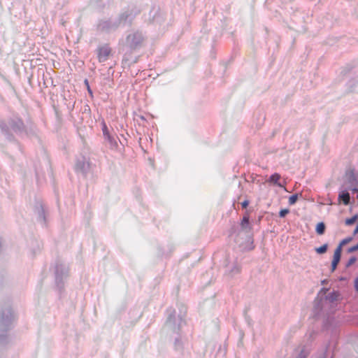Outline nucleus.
Returning a JSON list of instances; mask_svg holds the SVG:
<instances>
[{"instance_id": "f257e3e1", "label": "nucleus", "mask_w": 358, "mask_h": 358, "mask_svg": "<svg viewBox=\"0 0 358 358\" xmlns=\"http://www.w3.org/2000/svg\"><path fill=\"white\" fill-rule=\"evenodd\" d=\"M0 129L7 138L12 140L14 138L12 132L22 133L25 131L26 126L23 120L18 115H16L8 118L7 122L3 120H0Z\"/></svg>"}, {"instance_id": "f03ea898", "label": "nucleus", "mask_w": 358, "mask_h": 358, "mask_svg": "<svg viewBox=\"0 0 358 358\" xmlns=\"http://www.w3.org/2000/svg\"><path fill=\"white\" fill-rule=\"evenodd\" d=\"M145 36L140 30L134 31L126 37V44L131 51H135L143 46Z\"/></svg>"}, {"instance_id": "7ed1b4c3", "label": "nucleus", "mask_w": 358, "mask_h": 358, "mask_svg": "<svg viewBox=\"0 0 358 358\" xmlns=\"http://www.w3.org/2000/svg\"><path fill=\"white\" fill-rule=\"evenodd\" d=\"M112 49L109 44H104L96 49L97 59L100 63L105 62L111 55Z\"/></svg>"}, {"instance_id": "20e7f679", "label": "nucleus", "mask_w": 358, "mask_h": 358, "mask_svg": "<svg viewBox=\"0 0 358 358\" xmlns=\"http://www.w3.org/2000/svg\"><path fill=\"white\" fill-rule=\"evenodd\" d=\"M90 169V162L85 157L82 156L78 158L75 164L76 171L81 172L83 174L86 175Z\"/></svg>"}, {"instance_id": "39448f33", "label": "nucleus", "mask_w": 358, "mask_h": 358, "mask_svg": "<svg viewBox=\"0 0 358 358\" xmlns=\"http://www.w3.org/2000/svg\"><path fill=\"white\" fill-rule=\"evenodd\" d=\"M241 229L246 233L251 232L252 226L250 222V214L245 211L240 223Z\"/></svg>"}, {"instance_id": "423d86ee", "label": "nucleus", "mask_w": 358, "mask_h": 358, "mask_svg": "<svg viewBox=\"0 0 358 358\" xmlns=\"http://www.w3.org/2000/svg\"><path fill=\"white\" fill-rule=\"evenodd\" d=\"M113 24L110 20H101L97 24L99 31H108L111 29Z\"/></svg>"}, {"instance_id": "0eeeda50", "label": "nucleus", "mask_w": 358, "mask_h": 358, "mask_svg": "<svg viewBox=\"0 0 358 358\" xmlns=\"http://www.w3.org/2000/svg\"><path fill=\"white\" fill-rule=\"evenodd\" d=\"M64 273V266L62 264H57L55 266V277L57 282H58L59 280H62Z\"/></svg>"}, {"instance_id": "6e6552de", "label": "nucleus", "mask_w": 358, "mask_h": 358, "mask_svg": "<svg viewBox=\"0 0 358 358\" xmlns=\"http://www.w3.org/2000/svg\"><path fill=\"white\" fill-rule=\"evenodd\" d=\"M104 139L108 143L110 148L112 150L117 149L118 143L115 138L110 134L104 137Z\"/></svg>"}, {"instance_id": "1a4fd4ad", "label": "nucleus", "mask_w": 358, "mask_h": 358, "mask_svg": "<svg viewBox=\"0 0 358 358\" xmlns=\"http://www.w3.org/2000/svg\"><path fill=\"white\" fill-rule=\"evenodd\" d=\"M280 178H281V176L279 173H275L270 176V178L268 179V182L276 184L279 187H282V185L280 183L278 182V180L280 179Z\"/></svg>"}, {"instance_id": "9d476101", "label": "nucleus", "mask_w": 358, "mask_h": 358, "mask_svg": "<svg viewBox=\"0 0 358 358\" xmlns=\"http://www.w3.org/2000/svg\"><path fill=\"white\" fill-rule=\"evenodd\" d=\"M338 198L343 201L345 205H348L350 203V196L348 192H343L339 194Z\"/></svg>"}, {"instance_id": "9b49d317", "label": "nucleus", "mask_w": 358, "mask_h": 358, "mask_svg": "<svg viewBox=\"0 0 358 358\" xmlns=\"http://www.w3.org/2000/svg\"><path fill=\"white\" fill-rule=\"evenodd\" d=\"M241 232V230L238 229V226L236 224H234L231 226V227L229 230V236H239Z\"/></svg>"}, {"instance_id": "f8f14e48", "label": "nucleus", "mask_w": 358, "mask_h": 358, "mask_svg": "<svg viewBox=\"0 0 358 358\" xmlns=\"http://www.w3.org/2000/svg\"><path fill=\"white\" fill-rule=\"evenodd\" d=\"M325 229H326V226H325L324 223L321 222L317 224L315 230H316V232L317 234L322 235L324 234Z\"/></svg>"}, {"instance_id": "ddd939ff", "label": "nucleus", "mask_w": 358, "mask_h": 358, "mask_svg": "<svg viewBox=\"0 0 358 358\" xmlns=\"http://www.w3.org/2000/svg\"><path fill=\"white\" fill-rule=\"evenodd\" d=\"M338 296H339V294L338 292H332L331 293H330L328 296H327V299L331 301V302H334L335 301H336L338 298Z\"/></svg>"}, {"instance_id": "4468645a", "label": "nucleus", "mask_w": 358, "mask_h": 358, "mask_svg": "<svg viewBox=\"0 0 358 358\" xmlns=\"http://www.w3.org/2000/svg\"><path fill=\"white\" fill-rule=\"evenodd\" d=\"M101 127H102L101 129H102L103 138L106 136L110 135L108 127H107L106 123L105 122L104 120H103L101 122Z\"/></svg>"}, {"instance_id": "2eb2a0df", "label": "nucleus", "mask_w": 358, "mask_h": 358, "mask_svg": "<svg viewBox=\"0 0 358 358\" xmlns=\"http://www.w3.org/2000/svg\"><path fill=\"white\" fill-rule=\"evenodd\" d=\"M341 248H336L334 251L333 260L335 262H339L340 259H341Z\"/></svg>"}, {"instance_id": "dca6fc26", "label": "nucleus", "mask_w": 358, "mask_h": 358, "mask_svg": "<svg viewBox=\"0 0 358 358\" xmlns=\"http://www.w3.org/2000/svg\"><path fill=\"white\" fill-rule=\"evenodd\" d=\"M327 248H328V245L324 244L322 246L316 248L315 250L318 254H324L327 252Z\"/></svg>"}, {"instance_id": "f3484780", "label": "nucleus", "mask_w": 358, "mask_h": 358, "mask_svg": "<svg viewBox=\"0 0 358 358\" xmlns=\"http://www.w3.org/2000/svg\"><path fill=\"white\" fill-rule=\"evenodd\" d=\"M357 218V215H355L350 218L346 219L345 224L348 225V226L353 224L355 222Z\"/></svg>"}, {"instance_id": "a211bd4d", "label": "nucleus", "mask_w": 358, "mask_h": 358, "mask_svg": "<svg viewBox=\"0 0 358 358\" xmlns=\"http://www.w3.org/2000/svg\"><path fill=\"white\" fill-rule=\"evenodd\" d=\"M352 239V237H348V238H346L345 239H343L341 243L340 244L338 245V246L337 247V248H341V251H342V247L343 245L348 243L350 241H351Z\"/></svg>"}, {"instance_id": "6ab92c4d", "label": "nucleus", "mask_w": 358, "mask_h": 358, "mask_svg": "<svg viewBox=\"0 0 358 358\" xmlns=\"http://www.w3.org/2000/svg\"><path fill=\"white\" fill-rule=\"evenodd\" d=\"M297 199H298V194H292L289 198V203L290 205H293L296 202Z\"/></svg>"}, {"instance_id": "aec40b11", "label": "nucleus", "mask_w": 358, "mask_h": 358, "mask_svg": "<svg viewBox=\"0 0 358 358\" xmlns=\"http://www.w3.org/2000/svg\"><path fill=\"white\" fill-rule=\"evenodd\" d=\"M357 261V258L355 256H352L351 257L348 261L347 262L346 264H345V266L347 268L350 267V266H352L353 264H355Z\"/></svg>"}, {"instance_id": "412c9836", "label": "nucleus", "mask_w": 358, "mask_h": 358, "mask_svg": "<svg viewBox=\"0 0 358 358\" xmlns=\"http://www.w3.org/2000/svg\"><path fill=\"white\" fill-rule=\"evenodd\" d=\"M8 313H9V315H7L6 316V318H5V316L3 314L2 315V317H1V320L2 322H7V321H10L11 319L13 318V313L11 312V310H9L8 311Z\"/></svg>"}, {"instance_id": "4be33fe9", "label": "nucleus", "mask_w": 358, "mask_h": 358, "mask_svg": "<svg viewBox=\"0 0 358 358\" xmlns=\"http://www.w3.org/2000/svg\"><path fill=\"white\" fill-rule=\"evenodd\" d=\"M176 317V310H173L172 313L169 315L167 318V322H173Z\"/></svg>"}, {"instance_id": "5701e85b", "label": "nucleus", "mask_w": 358, "mask_h": 358, "mask_svg": "<svg viewBox=\"0 0 358 358\" xmlns=\"http://www.w3.org/2000/svg\"><path fill=\"white\" fill-rule=\"evenodd\" d=\"M289 213V210L288 209H282L280 212H279V216L280 217H285L288 213Z\"/></svg>"}, {"instance_id": "b1692460", "label": "nucleus", "mask_w": 358, "mask_h": 358, "mask_svg": "<svg viewBox=\"0 0 358 358\" xmlns=\"http://www.w3.org/2000/svg\"><path fill=\"white\" fill-rule=\"evenodd\" d=\"M308 352L305 350H301L300 353L299 354L297 358H306L308 356Z\"/></svg>"}, {"instance_id": "393cba45", "label": "nucleus", "mask_w": 358, "mask_h": 358, "mask_svg": "<svg viewBox=\"0 0 358 358\" xmlns=\"http://www.w3.org/2000/svg\"><path fill=\"white\" fill-rule=\"evenodd\" d=\"M357 250H358V243L356 244L355 245L348 248V252H349V253L354 252H355Z\"/></svg>"}, {"instance_id": "a878e982", "label": "nucleus", "mask_w": 358, "mask_h": 358, "mask_svg": "<svg viewBox=\"0 0 358 358\" xmlns=\"http://www.w3.org/2000/svg\"><path fill=\"white\" fill-rule=\"evenodd\" d=\"M338 263L339 262H335V261L332 260V262H331V272H334L336 270Z\"/></svg>"}, {"instance_id": "bb28decb", "label": "nucleus", "mask_w": 358, "mask_h": 358, "mask_svg": "<svg viewBox=\"0 0 358 358\" xmlns=\"http://www.w3.org/2000/svg\"><path fill=\"white\" fill-rule=\"evenodd\" d=\"M338 263L339 262H335V261L332 260V262H331V272H334L336 270Z\"/></svg>"}, {"instance_id": "cd10ccee", "label": "nucleus", "mask_w": 358, "mask_h": 358, "mask_svg": "<svg viewBox=\"0 0 358 358\" xmlns=\"http://www.w3.org/2000/svg\"><path fill=\"white\" fill-rule=\"evenodd\" d=\"M338 263L339 262H335V261L332 260V262H331V272H334L336 270Z\"/></svg>"}, {"instance_id": "c85d7f7f", "label": "nucleus", "mask_w": 358, "mask_h": 358, "mask_svg": "<svg viewBox=\"0 0 358 358\" xmlns=\"http://www.w3.org/2000/svg\"><path fill=\"white\" fill-rule=\"evenodd\" d=\"M129 17V14H128L127 13H124L120 15V19L126 21Z\"/></svg>"}, {"instance_id": "c756f323", "label": "nucleus", "mask_w": 358, "mask_h": 358, "mask_svg": "<svg viewBox=\"0 0 358 358\" xmlns=\"http://www.w3.org/2000/svg\"><path fill=\"white\" fill-rule=\"evenodd\" d=\"M354 287L355 289V291L358 293V277L355 278L354 280Z\"/></svg>"}, {"instance_id": "7c9ffc66", "label": "nucleus", "mask_w": 358, "mask_h": 358, "mask_svg": "<svg viewBox=\"0 0 358 358\" xmlns=\"http://www.w3.org/2000/svg\"><path fill=\"white\" fill-rule=\"evenodd\" d=\"M248 205H249V201L248 200H245L244 201H243L241 203V206H242L243 208H246Z\"/></svg>"}, {"instance_id": "2f4dec72", "label": "nucleus", "mask_w": 358, "mask_h": 358, "mask_svg": "<svg viewBox=\"0 0 358 358\" xmlns=\"http://www.w3.org/2000/svg\"><path fill=\"white\" fill-rule=\"evenodd\" d=\"M255 248L254 242L252 238H251L250 247L248 248L249 250H252Z\"/></svg>"}, {"instance_id": "473e14b6", "label": "nucleus", "mask_w": 358, "mask_h": 358, "mask_svg": "<svg viewBox=\"0 0 358 358\" xmlns=\"http://www.w3.org/2000/svg\"><path fill=\"white\" fill-rule=\"evenodd\" d=\"M87 91H88L90 94L92 95V91L90 85H88V87H87Z\"/></svg>"}, {"instance_id": "72a5a7b5", "label": "nucleus", "mask_w": 358, "mask_h": 358, "mask_svg": "<svg viewBox=\"0 0 358 358\" xmlns=\"http://www.w3.org/2000/svg\"><path fill=\"white\" fill-rule=\"evenodd\" d=\"M180 340L178 338H176V341H175L176 345H177L178 343L180 344Z\"/></svg>"}, {"instance_id": "f704fd0d", "label": "nucleus", "mask_w": 358, "mask_h": 358, "mask_svg": "<svg viewBox=\"0 0 358 358\" xmlns=\"http://www.w3.org/2000/svg\"><path fill=\"white\" fill-rule=\"evenodd\" d=\"M358 232V225L357 226L356 229L354 231V234H357Z\"/></svg>"}, {"instance_id": "c9c22d12", "label": "nucleus", "mask_w": 358, "mask_h": 358, "mask_svg": "<svg viewBox=\"0 0 358 358\" xmlns=\"http://www.w3.org/2000/svg\"><path fill=\"white\" fill-rule=\"evenodd\" d=\"M85 85H87V87H88V85H90L88 80L87 79L85 80Z\"/></svg>"}, {"instance_id": "e433bc0d", "label": "nucleus", "mask_w": 358, "mask_h": 358, "mask_svg": "<svg viewBox=\"0 0 358 358\" xmlns=\"http://www.w3.org/2000/svg\"><path fill=\"white\" fill-rule=\"evenodd\" d=\"M139 13H140V10H137L134 13V15L138 14Z\"/></svg>"}, {"instance_id": "4c0bfd02", "label": "nucleus", "mask_w": 358, "mask_h": 358, "mask_svg": "<svg viewBox=\"0 0 358 358\" xmlns=\"http://www.w3.org/2000/svg\"><path fill=\"white\" fill-rule=\"evenodd\" d=\"M353 191H354V192H358V189L355 188V189H353Z\"/></svg>"}, {"instance_id": "58836bf2", "label": "nucleus", "mask_w": 358, "mask_h": 358, "mask_svg": "<svg viewBox=\"0 0 358 358\" xmlns=\"http://www.w3.org/2000/svg\"><path fill=\"white\" fill-rule=\"evenodd\" d=\"M322 284L326 283V280H322Z\"/></svg>"}, {"instance_id": "ea45409f", "label": "nucleus", "mask_w": 358, "mask_h": 358, "mask_svg": "<svg viewBox=\"0 0 358 358\" xmlns=\"http://www.w3.org/2000/svg\"><path fill=\"white\" fill-rule=\"evenodd\" d=\"M322 290L324 292H326V291H327V289L323 288Z\"/></svg>"}, {"instance_id": "a19ab883", "label": "nucleus", "mask_w": 358, "mask_h": 358, "mask_svg": "<svg viewBox=\"0 0 358 358\" xmlns=\"http://www.w3.org/2000/svg\"><path fill=\"white\" fill-rule=\"evenodd\" d=\"M331 358H333V357H331Z\"/></svg>"}]
</instances>
